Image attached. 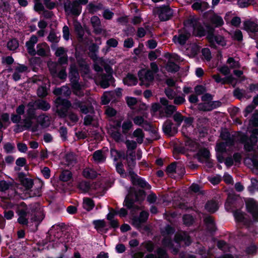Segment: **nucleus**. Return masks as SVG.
<instances>
[{
	"mask_svg": "<svg viewBox=\"0 0 258 258\" xmlns=\"http://www.w3.org/2000/svg\"><path fill=\"white\" fill-rule=\"evenodd\" d=\"M258 128H254L249 137L246 134L239 132L238 135V140L240 143L244 145V150L247 152H250L254 150V147L257 144L258 138Z\"/></svg>",
	"mask_w": 258,
	"mask_h": 258,
	"instance_id": "f257e3e1",
	"label": "nucleus"
},
{
	"mask_svg": "<svg viewBox=\"0 0 258 258\" xmlns=\"http://www.w3.org/2000/svg\"><path fill=\"white\" fill-rule=\"evenodd\" d=\"M200 21L198 18L192 17L189 18L184 23V26H188L192 28V35L198 38H202L205 36H207L208 34V30L205 26Z\"/></svg>",
	"mask_w": 258,
	"mask_h": 258,
	"instance_id": "f03ea898",
	"label": "nucleus"
},
{
	"mask_svg": "<svg viewBox=\"0 0 258 258\" xmlns=\"http://www.w3.org/2000/svg\"><path fill=\"white\" fill-rule=\"evenodd\" d=\"M68 77L74 94L77 96H83L82 86L79 83L80 75L78 69L75 64L70 65Z\"/></svg>",
	"mask_w": 258,
	"mask_h": 258,
	"instance_id": "7ed1b4c3",
	"label": "nucleus"
},
{
	"mask_svg": "<svg viewBox=\"0 0 258 258\" xmlns=\"http://www.w3.org/2000/svg\"><path fill=\"white\" fill-rule=\"evenodd\" d=\"M55 103L58 107L56 111L58 115L61 118L66 117L68 115V110L72 107L71 101L68 99L59 97L55 100Z\"/></svg>",
	"mask_w": 258,
	"mask_h": 258,
	"instance_id": "20e7f679",
	"label": "nucleus"
},
{
	"mask_svg": "<svg viewBox=\"0 0 258 258\" xmlns=\"http://www.w3.org/2000/svg\"><path fill=\"white\" fill-rule=\"evenodd\" d=\"M210 152L209 150L204 148L200 149L196 155V157L199 162L201 163H205L208 168H212L213 167V160L210 159Z\"/></svg>",
	"mask_w": 258,
	"mask_h": 258,
	"instance_id": "39448f33",
	"label": "nucleus"
},
{
	"mask_svg": "<svg viewBox=\"0 0 258 258\" xmlns=\"http://www.w3.org/2000/svg\"><path fill=\"white\" fill-rule=\"evenodd\" d=\"M203 18L210 21L216 28L221 27L224 24L222 18L215 13L212 10L205 12L203 14Z\"/></svg>",
	"mask_w": 258,
	"mask_h": 258,
	"instance_id": "423d86ee",
	"label": "nucleus"
},
{
	"mask_svg": "<svg viewBox=\"0 0 258 258\" xmlns=\"http://www.w3.org/2000/svg\"><path fill=\"white\" fill-rule=\"evenodd\" d=\"M64 10L67 13L78 16L81 13L82 6L79 5V3L77 1L71 2L70 0H67L64 3Z\"/></svg>",
	"mask_w": 258,
	"mask_h": 258,
	"instance_id": "0eeeda50",
	"label": "nucleus"
},
{
	"mask_svg": "<svg viewBox=\"0 0 258 258\" xmlns=\"http://www.w3.org/2000/svg\"><path fill=\"white\" fill-rule=\"evenodd\" d=\"M247 212L251 216L253 221L258 222V203L253 199H249L245 203Z\"/></svg>",
	"mask_w": 258,
	"mask_h": 258,
	"instance_id": "6e6552de",
	"label": "nucleus"
},
{
	"mask_svg": "<svg viewBox=\"0 0 258 258\" xmlns=\"http://www.w3.org/2000/svg\"><path fill=\"white\" fill-rule=\"evenodd\" d=\"M190 36V33L186 29H179L178 31V35H175L173 37L172 41L175 44L178 43L181 46H183L186 44Z\"/></svg>",
	"mask_w": 258,
	"mask_h": 258,
	"instance_id": "1a4fd4ad",
	"label": "nucleus"
},
{
	"mask_svg": "<svg viewBox=\"0 0 258 258\" xmlns=\"http://www.w3.org/2000/svg\"><path fill=\"white\" fill-rule=\"evenodd\" d=\"M130 180L134 187H139L142 189L149 190L151 188V185L143 177L139 176L136 173L131 175Z\"/></svg>",
	"mask_w": 258,
	"mask_h": 258,
	"instance_id": "9d476101",
	"label": "nucleus"
},
{
	"mask_svg": "<svg viewBox=\"0 0 258 258\" xmlns=\"http://www.w3.org/2000/svg\"><path fill=\"white\" fill-rule=\"evenodd\" d=\"M128 196L135 198L137 202H143L146 196V192L143 189H136L135 187L131 186L128 190Z\"/></svg>",
	"mask_w": 258,
	"mask_h": 258,
	"instance_id": "9b49d317",
	"label": "nucleus"
},
{
	"mask_svg": "<svg viewBox=\"0 0 258 258\" xmlns=\"http://www.w3.org/2000/svg\"><path fill=\"white\" fill-rule=\"evenodd\" d=\"M173 123L170 119L166 120L162 125L164 134L169 137H173L178 132L177 126H173Z\"/></svg>",
	"mask_w": 258,
	"mask_h": 258,
	"instance_id": "f8f14e48",
	"label": "nucleus"
},
{
	"mask_svg": "<svg viewBox=\"0 0 258 258\" xmlns=\"http://www.w3.org/2000/svg\"><path fill=\"white\" fill-rule=\"evenodd\" d=\"M173 16V10L169 6L163 5L159 9V17L161 21L170 20Z\"/></svg>",
	"mask_w": 258,
	"mask_h": 258,
	"instance_id": "ddd939ff",
	"label": "nucleus"
},
{
	"mask_svg": "<svg viewBox=\"0 0 258 258\" xmlns=\"http://www.w3.org/2000/svg\"><path fill=\"white\" fill-rule=\"evenodd\" d=\"M241 201L239 196L237 195H229L225 203V208L227 211L233 210L236 208L237 204Z\"/></svg>",
	"mask_w": 258,
	"mask_h": 258,
	"instance_id": "4468645a",
	"label": "nucleus"
},
{
	"mask_svg": "<svg viewBox=\"0 0 258 258\" xmlns=\"http://www.w3.org/2000/svg\"><path fill=\"white\" fill-rule=\"evenodd\" d=\"M174 240L176 243L180 244L183 242L185 246L190 245L192 242L190 236L185 231L176 233L174 236Z\"/></svg>",
	"mask_w": 258,
	"mask_h": 258,
	"instance_id": "2eb2a0df",
	"label": "nucleus"
},
{
	"mask_svg": "<svg viewBox=\"0 0 258 258\" xmlns=\"http://www.w3.org/2000/svg\"><path fill=\"white\" fill-rule=\"evenodd\" d=\"M233 216L237 223H243L244 225H247L248 220L245 217L246 214L239 209L232 210Z\"/></svg>",
	"mask_w": 258,
	"mask_h": 258,
	"instance_id": "dca6fc26",
	"label": "nucleus"
},
{
	"mask_svg": "<svg viewBox=\"0 0 258 258\" xmlns=\"http://www.w3.org/2000/svg\"><path fill=\"white\" fill-rule=\"evenodd\" d=\"M115 79L112 74H104L101 76L100 85L103 89L109 87L110 84L114 82Z\"/></svg>",
	"mask_w": 258,
	"mask_h": 258,
	"instance_id": "f3484780",
	"label": "nucleus"
},
{
	"mask_svg": "<svg viewBox=\"0 0 258 258\" xmlns=\"http://www.w3.org/2000/svg\"><path fill=\"white\" fill-rule=\"evenodd\" d=\"M90 21L94 29V33L97 35L100 34L102 29L101 28V21L99 18L97 16H93L91 17Z\"/></svg>",
	"mask_w": 258,
	"mask_h": 258,
	"instance_id": "a211bd4d",
	"label": "nucleus"
},
{
	"mask_svg": "<svg viewBox=\"0 0 258 258\" xmlns=\"http://www.w3.org/2000/svg\"><path fill=\"white\" fill-rule=\"evenodd\" d=\"M18 178L21 184L26 188L32 187L34 184L33 179L26 177V174L24 172L18 173Z\"/></svg>",
	"mask_w": 258,
	"mask_h": 258,
	"instance_id": "6ab92c4d",
	"label": "nucleus"
},
{
	"mask_svg": "<svg viewBox=\"0 0 258 258\" xmlns=\"http://www.w3.org/2000/svg\"><path fill=\"white\" fill-rule=\"evenodd\" d=\"M157 256L153 253L146 254L144 258H169V255L166 249L162 247H158L156 250Z\"/></svg>",
	"mask_w": 258,
	"mask_h": 258,
	"instance_id": "aec40b11",
	"label": "nucleus"
},
{
	"mask_svg": "<svg viewBox=\"0 0 258 258\" xmlns=\"http://www.w3.org/2000/svg\"><path fill=\"white\" fill-rule=\"evenodd\" d=\"M243 29L247 32L254 33L258 32V25L250 20H246L243 23Z\"/></svg>",
	"mask_w": 258,
	"mask_h": 258,
	"instance_id": "412c9836",
	"label": "nucleus"
},
{
	"mask_svg": "<svg viewBox=\"0 0 258 258\" xmlns=\"http://www.w3.org/2000/svg\"><path fill=\"white\" fill-rule=\"evenodd\" d=\"M110 155L111 157H113L114 161H116L118 159H122L123 160H126L127 155L123 151H118L114 148H110Z\"/></svg>",
	"mask_w": 258,
	"mask_h": 258,
	"instance_id": "4be33fe9",
	"label": "nucleus"
},
{
	"mask_svg": "<svg viewBox=\"0 0 258 258\" xmlns=\"http://www.w3.org/2000/svg\"><path fill=\"white\" fill-rule=\"evenodd\" d=\"M205 26L206 28L208 30V34L206 37V38L210 43V46L211 48L216 49V43L213 39L212 31L213 30V26L210 24H205Z\"/></svg>",
	"mask_w": 258,
	"mask_h": 258,
	"instance_id": "5701e85b",
	"label": "nucleus"
},
{
	"mask_svg": "<svg viewBox=\"0 0 258 258\" xmlns=\"http://www.w3.org/2000/svg\"><path fill=\"white\" fill-rule=\"evenodd\" d=\"M27 210L28 208L27 205L24 202H22L20 203V204L16 205L15 211L18 216H27L28 214Z\"/></svg>",
	"mask_w": 258,
	"mask_h": 258,
	"instance_id": "b1692460",
	"label": "nucleus"
},
{
	"mask_svg": "<svg viewBox=\"0 0 258 258\" xmlns=\"http://www.w3.org/2000/svg\"><path fill=\"white\" fill-rule=\"evenodd\" d=\"M123 82L124 85L128 86H135L138 83V79L134 74L128 73L126 77L123 79Z\"/></svg>",
	"mask_w": 258,
	"mask_h": 258,
	"instance_id": "393cba45",
	"label": "nucleus"
},
{
	"mask_svg": "<svg viewBox=\"0 0 258 258\" xmlns=\"http://www.w3.org/2000/svg\"><path fill=\"white\" fill-rule=\"evenodd\" d=\"M220 138L222 140L225 141V143L229 146L234 144V140L228 131L222 132L220 134Z\"/></svg>",
	"mask_w": 258,
	"mask_h": 258,
	"instance_id": "a878e982",
	"label": "nucleus"
},
{
	"mask_svg": "<svg viewBox=\"0 0 258 258\" xmlns=\"http://www.w3.org/2000/svg\"><path fill=\"white\" fill-rule=\"evenodd\" d=\"M88 12L91 14H94L97 11L103 9L104 7L102 4L99 3L97 5H95L93 3H90L87 7Z\"/></svg>",
	"mask_w": 258,
	"mask_h": 258,
	"instance_id": "bb28decb",
	"label": "nucleus"
},
{
	"mask_svg": "<svg viewBox=\"0 0 258 258\" xmlns=\"http://www.w3.org/2000/svg\"><path fill=\"white\" fill-rule=\"evenodd\" d=\"M205 208L208 212L214 213L218 210V206L216 202L211 200L206 203Z\"/></svg>",
	"mask_w": 258,
	"mask_h": 258,
	"instance_id": "cd10ccee",
	"label": "nucleus"
},
{
	"mask_svg": "<svg viewBox=\"0 0 258 258\" xmlns=\"http://www.w3.org/2000/svg\"><path fill=\"white\" fill-rule=\"evenodd\" d=\"M144 137L145 134L143 130L140 128H137L135 130L132 137V138H137V142L139 144L143 143Z\"/></svg>",
	"mask_w": 258,
	"mask_h": 258,
	"instance_id": "c85d7f7f",
	"label": "nucleus"
},
{
	"mask_svg": "<svg viewBox=\"0 0 258 258\" xmlns=\"http://www.w3.org/2000/svg\"><path fill=\"white\" fill-rule=\"evenodd\" d=\"M127 164V172L129 176L134 175L136 173L134 169L136 165V159L134 158H127L126 160Z\"/></svg>",
	"mask_w": 258,
	"mask_h": 258,
	"instance_id": "c756f323",
	"label": "nucleus"
},
{
	"mask_svg": "<svg viewBox=\"0 0 258 258\" xmlns=\"http://www.w3.org/2000/svg\"><path fill=\"white\" fill-rule=\"evenodd\" d=\"M83 205V208L88 212L91 211L95 207L94 201L88 197L84 198Z\"/></svg>",
	"mask_w": 258,
	"mask_h": 258,
	"instance_id": "7c9ffc66",
	"label": "nucleus"
},
{
	"mask_svg": "<svg viewBox=\"0 0 258 258\" xmlns=\"http://www.w3.org/2000/svg\"><path fill=\"white\" fill-rule=\"evenodd\" d=\"M36 108L46 111L50 108V104L44 100H37L35 102Z\"/></svg>",
	"mask_w": 258,
	"mask_h": 258,
	"instance_id": "2f4dec72",
	"label": "nucleus"
},
{
	"mask_svg": "<svg viewBox=\"0 0 258 258\" xmlns=\"http://www.w3.org/2000/svg\"><path fill=\"white\" fill-rule=\"evenodd\" d=\"M165 68L168 72L175 73L179 70L180 67L174 61L169 60L166 65Z\"/></svg>",
	"mask_w": 258,
	"mask_h": 258,
	"instance_id": "473e14b6",
	"label": "nucleus"
},
{
	"mask_svg": "<svg viewBox=\"0 0 258 258\" xmlns=\"http://www.w3.org/2000/svg\"><path fill=\"white\" fill-rule=\"evenodd\" d=\"M215 28L213 27V30L212 31L213 39V40L219 45L222 46H225L226 45V41L223 36L220 35H215Z\"/></svg>",
	"mask_w": 258,
	"mask_h": 258,
	"instance_id": "72a5a7b5",
	"label": "nucleus"
},
{
	"mask_svg": "<svg viewBox=\"0 0 258 258\" xmlns=\"http://www.w3.org/2000/svg\"><path fill=\"white\" fill-rule=\"evenodd\" d=\"M133 127V124L132 121L130 120L124 121L121 125L122 134L124 135H126Z\"/></svg>",
	"mask_w": 258,
	"mask_h": 258,
	"instance_id": "f704fd0d",
	"label": "nucleus"
},
{
	"mask_svg": "<svg viewBox=\"0 0 258 258\" xmlns=\"http://www.w3.org/2000/svg\"><path fill=\"white\" fill-rule=\"evenodd\" d=\"M137 202L133 197L126 196L123 202V206L127 209H132L134 208L135 203Z\"/></svg>",
	"mask_w": 258,
	"mask_h": 258,
	"instance_id": "c9c22d12",
	"label": "nucleus"
},
{
	"mask_svg": "<svg viewBox=\"0 0 258 258\" xmlns=\"http://www.w3.org/2000/svg\"><path fill=\"white\" fill-rule=\"evenodd\" d=\"M93 225L94 226V228L99 233L103 228L106 226L105 221L104 220H95L92 222Z\"/></svg>",
	"mask_w": 258,
	"mask_h": 258,
	"instance_id": "e433bc0d",
	"label": "nucleus"
},
{
	"mask_svg": "<svg viewBox=\"0 0 258 258\" xmlns=\"http://www.w3.org/2000/svg\"><path fill=\"white\" fill-rule=\"evenodd\" d=\"M53 94L57 96L62 94L65 96H69L71 94V91L68 88L63 86L61 88H56L53 91Z\"/></svg>",
	"mask_w": 258,
	"mask_h": 258,
	"instance_id": "4c0bfd02",
	"label": "nucleus"
},
{
	"mask_svg": "<svg viewBox=\"0 0 258 258\" xmlns=\"http://www.w3.org/2000/svg\"><path fill=\"white\" fill-rule=\"evenodd\" d=\"M83 175L86 178L94 179L97 177V173L93 169H85L83 171Z\"/></svg>",
	"mask_w": 258,
	"mask_h": 258,
	"instance_id": "58836bf2",
	"label": "nucleus"
},
{
	"mask_svg": "<svg viewBox=\"0 0 258 258\" xmlns=\"http://www.w3.org/2000/svg\"><path fill=\"white\" fill-rule=\"evenodd\" d=\"M141 246L144 247L148 252L152 253L155 249V245L152 241L148 240L142 242Z\"/></svg>",
	"mask_w": 258,
	"mask_h": 258,
	"instance_id": "ea45409f",
	"label": "nucleus"
},
{
	"mask_svg": "<svg viewBox=\"0 0 258 258\" xmlns=\"http://www.w3.org/2000/svg\"><path fill=\"white\" fill-rule=\"evenodd\" d=\"M72 173L70 171L65 170L60 173L59 179L63 182H67L71 180L72 178Z\"/></svg>",
	"mask_w": 258,
	"mask_h": 258,
	"instance_id": "a19ab883",
	"label": "nucleus"
},
{
	"mask_svg": "<svg viewBox=\"0 0 258 258\" xmlns=\"http://www.w3.org/2000/svg\"><path fill=\"white\" fill-rule=\"evenodd\" d=\"M93 158L95 161L103 162L105 161L106 157L103 155L101 150L95 151L93 154Z\"/></svg>",
	"mask_w": 258,
	"mask_h": 258,
	"instance_id": "79ce46f5",
	"label": "nucleus"
},
{
	"mask_svg": "<svg viewBox=\"0 0 258 258\" xmlns=\"http://www.w3.org/2000/svg\"><path fill=\"white\" fill-rule=\"evenodd\" d=\"M134 122L135 124L143 127V124L146 125H149L150 123L145 120L142 116H136L133 118Z\"/></svg>",
	"mask_w": 258,
	"mask_h": 258,
	"instance_id": "37998d69",
	"label": "nucleus"
},
{
	"mask_svg": "<svg viewBox=\"0 0 258 258\" xmlns=\"http://www.w3.org/2000/svg\"><path fill=\"white\" fill-rule=\"evenodd\" d=\"M183 224L186 226H191L194 223L193 216L189 214H185L182 217Z\"/></svg>",
	"mask_w": 258,
	"mask_h": 258,
	"instance_id": "c03bdc74",
	"label": "nucleus"
},
{
	"mask_svg": "<svg viewBox=\"0 0 258 258\" xmlns=\"http://www.w3.org/2000/svg\"><path fill=\"white\" fill-rule=\"evenodd\" d=\"M149 128H144L145 131H149L152 138L154 140H157L160 139V136L156 129L153 128V126L151 124H149V125H148Z\"/></svg>",
	"mask_w": 258,
	"mask_h": 258,
	"instance_id": "a18cd8bd",
	"label": "nucleus"
},
{
	"mask_svg": "<svg viewBox=\"0 0 258 258\" xmlns=\"http://www.w3.org/2000/svg\"><path fill=\"white\" fill-rule=\"evenodd\" d=\"M184 116L179 112H176L173 115V119L176 122V126H179L183 121Z\"/></svg>",
	"mask_w": 258,
	"mask_h": 258,
	"instance_id": "49530a36",
	"label": "nucleus"
},
{
	"mask_svg": "<svg viewBox=\"0 0 258 258\" xmlns=\"http://www.w3.org/2000/svg\"><path fill=\"white\" fill-rule=\"evenodd\" d=\"M178 168L177 166V162H173L169 164L165 170V171L167 174H170L176 173V170Z\"/></svg>",
	"mask_w": 258,
	"mask_h": 258,
	"instance_id": "de8ad7c7",
	"label": "nucleus"
},
{
	"mask_svg": "<svg viewBox=\"0 0 258 258\" xmlns=\"http://www.w3.org/2000/svg\"><path fill=\"white\" fill-rule=\"evenodd\" d=\"M175 230L174 228L171 225L168 224L166 225L164 230L161 231V234L162 236H165V235H171L174 234Z\"/></svg>",
	"mask_w": 258,
	"mask_h": 258,
	"instance_id": "09e8293b",
	"label": "nucleus"
},
{
	"mask_svg": "<svg viewBox=\"0 0 258 258\" xmlns=\"http://www.w3.org/2000/svg\"><path fill=\"white\" fill-rule=\"evenodd\" d=\"M116 172L120 175L122 177H125L126 176L125 170L123 168V165L121 162H117L115 165Z\"/></svg>",
	"mask_w": 258,
	"mask_h": 258,
	"instance_id": "8fccbe9b",
	"label": "nucleus"
},
{
	"mask_svg": "<svg viewBox=\"0 0 258 258\" xmlns=\"http://www.w3.org/2000/svg\"><path fill=\"white\" fill-rule=\"evenodd\" d=\"M249 125L253 127L258 126V110H255L249 121Z\"/></svg>",
	"mask_w": 258,
	"mask_h": 258,
	"instance_id": "3c124183",
	"label": "nucleus"
},
{
	"mask_svg": "<svg viewBox=\"0 0 258 258\" xmlns=\"http://www.w3.org/2000/svg\"><path fill=\"white\" fill-rule=\"evenodd\" d=\"M19 46V42L16 39H12L7 43L8 48L10 50H15Z\"/></svg>",
	"mask_w": 258,
	"mask_h": 258,
	"instance_id": "603ef678",
	"label": "nucleus"
},
{
	"mask_svg": "<svg viewBox=\"0 0 258 258\" xmlns=\"http://www.w3.org/2000/svg\"><path fill=\"white\" fill-rule=\"evenodd\" d=\"M176 107L173 105H168L165 106L164 111L166 114V116L167 117H170L173 113L176 111Z\"/></svg>",
	"mask_w": 258,
	"mask_h": 258,
	"instance_id": "864d4df0",
	"label": "nucleus"
},
{
	"mask_svg": "<svg viewBox=\"0 0 258 258\" xmlns=\"http://www.w3.org/2000/svg\"><path fill=\"white\" fill-rule=\"evenodd\" d=\"M28 106L30 107L29 109L27 110V114L28 117L27 118H30L31 119H34L36 117L35 116V109L33 108L34 104L32 103H29Z\"/></svg>",
	"mask_w": 258,
	"mask_h": 258,
	"instance_id": "5fc2aeb1",
	"label": "nucleus"
},
{
	"mask_svg": "<svg viewBox=\"0 0 258 258\" xmlns=\"http://www.w3.org/2000/svg\"><path fill=\"white\" fill-rule=\"evenodd\" d=\"M248 190L250 192H253L255 190L258 191V180L256 178L251 179V185L248 187Z\"/></svg>",
	"mask_w": 258,
	"mask_h": 258,
	"instance_id": "6e6d98bb",
	"label": "nucleus"
},
{
	"mask_svg": "<svg viewBox=\"0 0 258 258\" xmlns=\"http://www.w3.org/2000/svg\"><path fill=\"white\" fill-rule=\"evenodd\" d=\"M37 94L40 98L45 97L48 94L46 87L45 86L39 87L37 90Z\"/></svg>",
	"mask_w": 258,
	"mask_h": 258,
	"instance_id": "4d7b16f0",
	"label": "nucleus"
},
{
	"mask_svg": "<svg viewBox=\"0 0 258 258\" xmlns=\"http://www.w3.org/2000/svg\"><path fill=\"white\" fill-rule=\"evenodd\" d=\"M75 31L77 33L79 38H82L84 36V30L83 27L79 22H77L74 25Z\"/></svg>",
	"mask_w": 258,
	"mask_h": 258,
	"instance_id": "13d9d810",
	"label": "nucleus"
},
{
	"mask_svg": "<svg viewBox=\"0 0 258 258\" xmlns=\"http://www.w3.org/2000/svg\"><path fill=\"white\" fill-rule=\"evenodd\" d=\"M228 146L226 143L221 142L217 144L216 146V153H224L226 152V147Z\"/></svg>",
	"mask_w": 258,
	"mask_h": 258,
	"instance_id": "bf43d9fd",
	"label": "nucleus"
},
{
	"mask_svg": "<svg viewBox=\"0 0 258 258\" xmlns=\"http://www.w3.org/2000/svg\"><path fill=\"white\" fill-rule=\"evenodd\" d=\"M254 0H237V5L241 8H246L252 5Z\"/></svg>",
	"mask_w": 258,
	"mask_h": 258,
	"instance_id": "052dcab7",
	"label": "nucleus"
},
{
	"mask_svg": "<svg viewBox=\"0 0 258 258\" xmlns=\"http://www.w3.org/2000/svg\"><path fill=\"white\" fill-rule=\"evenodd\" d=\"M112 139L117 143L123 141L122 135L119 131H112L111 134Z\"/></svg>",
	"mask_w": 258,
	"mask_h": 258,
	"instance_id": "680f3d73",
	"label": "nucleus"
},
{
	"mask_svg": "<svg viewBox=\"0 0 258 258\" xmlns=\"http://www.w3.org/2000/svg\"><path fill=\"white\" fill-rule=\"evenodd\" d=\"M37 37L35 35H33L31 36L30 39L26 42V46L27 47H34L35 44L37 42Z\"/></svg>",
	"mask_w": 258,
	"mask_h": 258,
	"instance_id": "e2e57ef3",
	"label": "nucleus"
},
{
	"mask_svg": "<svg viewBox=\"0 0 258 258\" xmlns=\"http://www.w3.org/2000/svg\"><path fill=\"white\" fill-rule=\"evenodd\" d=\"M43 45H46V43H39L37 45L36 54L41 56H46V51L42 46Z\"/></svg>",
	"mask_w": 258,
	"mask_h": 258,
	"instance_id": "0e129e2a",
	"label": "nucleus"
},
{
	"mask_svg": "<svg viewBox=\"0 0 258 258\" xmlns=\"http://www.w3.org/2000/svg\"><path fill=\"white\" fill-rule=\"evenodd\" d=\"M66 161L69 165H73L76 163L75 158L73 153H67L65 155Z\"/></svg>",
	"mask_w": 258,
	"mask_h": 258,
	"instance_id": "69168bd1",
	"label": "nucleus"
},
{
	"mask_svg": "<svg viewBox=\"0 0 258 258\" xmlns=\"http://www.w3.org/2000/svg\"><path fill=\"white\" fill-rule=\"evenodd\" d=\"M19 217L17 219V222L23 225L28 226L29 223L28 218H27V216L26 215H19Z\"/></svg>",
	"mask_w": 258,
	"mask_h": 258,
	"instance_id": "338daca9",
	"label": "nucleus"
},
{
	"mask_svg": "<svg viewBox=\"0 0 258 258\" xmlns=\"http://www.w3.org/2000/svg\"><path fill=\"white\" fill-rule=\"evenodd\" d=\"M195 92L196 95H201L203 94L207 91L206 88L202 85H197L195 88Z\"/></svg>",
	"mask_w": 258,
	"mask_h": 258,
	"instance_id": "774afa93",
	"label": "nucleus"
}]
</instances>
